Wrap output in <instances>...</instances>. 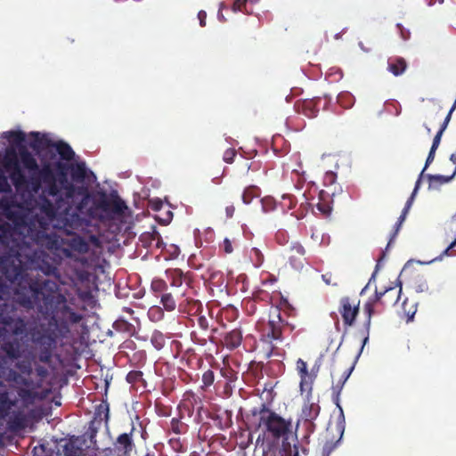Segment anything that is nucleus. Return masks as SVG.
<instances>
[{"instance_id":"54","label":"nucleus","mask_w":456,"mask_h":456,"mask_svg":"<svg viewBox=\"0 0 456 456\" xmlns=\"http://www.w3.org/2000/svg\"><path fill=\"white\" fill-rule=\"evenodd\" d=\"M236 151L233 148L227 149L223 155V159L227 164H232L234 161V159L236 157Z\"/></svg>"},{"instance_id":"2","label":"nucleus","mask_w":456,"mask_h":456,"mask_svg":"<svg viewBox=\"0 0 456 456\" xmlns=\"http://www.w3.org/2000/svg\"><path fill=\"white\" fill-rule=\"evenodd\" d=\"M20 159L24 168L31 173L23 187L29 184L35 193L42 189L37 200L41 216L37 215L29 223L30 235L38 243L57 248L59 240L52 223L58 212H68L73 205L77 204V209L82 211L89 200L87 190L68 181L63 172L65 165L60 161L55 164L61 170L57 179L52 164L45 162L39 168L37 159L26 147L20 150Z\"/></svg>"},{"instance_id":"21","label":"nucleus","mask_w":456,"mask_h":456,"mask_svg":"<svg viewBox=\"0 0 456 456\" xmlns=\"http://www.w3.org/2000/svg\"><path fill=\"white\" fill-rule=\"evenodd\" d=\"M181 362L190 369H196L203 363V360L194 349L189 348L183 354Z\"/></svg>"},{"instance_id":"9","label":"nucleus","mask_w":456,"mask_h":456,"mask_svg":"<svg viewBox=\"0 0 456 456\" xmlns=\"http://www.w3.org/2000/svg\"><path fill=\"white\" fill-rule=\"evenodd\" d=\"M402 292V288H396L390 286L387 288L384 291L379 292L375 291L374 300H378L379 305L383 307L385 306H393L395 305L400 299Z\"/></svg>"},{"instance_id":"49","label":"nucleus","mask_w":456,"mask_h":456,"mask_svg":"<svg viewBox=\"0 0 456 456\" xmlns=\"http://www.w3.org/2000/svg\"><path fill=\"white\" fill-rule=\"evenodd\" d=\"M221 375L228 381L232 382L237 379V373L230 367H224L220 370Z\"/></svg>"},{"instance_id":"27","label":"nucleus","mask_w":456,"mask_h":456,"mask_svg":"<svg viewBox=\"0 0 456 456\" xmlns=\"http://www.w3.org/2000/svg\"><path fill=\"white\" fill-rule=\"evenodd\" d=\"M113 329L116 331L125 333L129 337L133 336L135 331L134 326L123 318H119L114 322Z\"/></svg>"},{"instance_id":"11","label":"nucleus","mask_w":456,"mask_h":456,"mask_svg":"<svg viewBox=\"0 0 456 456\" xmlns=\"http://www.w3.org/2000/svg\"><path fill=\"white\" fill-rule=\"evenodd\" d=\"M134 429V428L133 427L129 433L120 434L114 442V449L119 455L129 456L130 452L133 451L134 447L133 441Z\"/></svg>"},{"instance_id":"42","label":"nucleus","mask_w":456,"mask_h":456,"mask_svg":"<svg viewBox=\"0 0 456 456\" xmlns=\"http://www.w3.org/2000/svg\"><path fill=\"white\" fill-rule=\"evenodd\" d=\"M18 395L22 401L30 403L37 398V392L28 388L19 389Z\"/></svg>"},{"instance_id":"64","label":"nucleus","mask_w":456,"mask_h":456,"mask_svg":"<svg viewBox=\"0 0 456 456\" xmlns=\"http://www.w3.org/2000/svg\"><path fill=\"white\" fill-rule=\"evenodd\" d=\"M456 248V238L449 244V246L443 251V253L441 254L439 259H442V257L444 256H447L449 255V251L452 249V248Z\"/></svg>"},{"instance_id":"56","label":"nucleus","mask_w":456,"mask_h":456,"mask_svg":"<svg viewBox=\"0 0 456 456\" xmlns=\"http://www.w3.org/2000/svg\"><path fill=\"white\" fill-rule=\"evenodd\" d=\"M322 279L327 285H331V286L338 285V281H336L334 280L333 274L331 273H326L322 274Z\"/></svg>"},{"instance_id":"32","label":"nucleus","mask_w":456,"mask_h":456,"mask_svg":"<svg viewBox=\"0 0 456 456\" xmlns=\"http://www.w3.org/2000/svg\"><path fill=\"white\" fill-rule=\"evenodd\" d=\"M4 138L8 139L12 143L20 146L19 151L25 147L22 143L25 142V133L22 131H8L4 133Z\"/></svg>"},{"instance_id":"31","label":"nucleus","mask_w":456,"mask_h":456,"mask_svg":"<svg viewBox=\"0 0 456 456\" xmlns=\"http://www.w3.org/2000/svg\"><path fill=\"white\" fill-rule=\"evenodd\" d=\"M9 428L12 431L21 430L26 427V419L21 413H15L8 420Z\"/></svg>"},{"instance_id":"12","label":"nucleus","mask_w":456,"mask_h":456,"mask_svg":"<svg viewBox=\"0 0 456 456\" xmlns=\"http://www.w3.org/2000/svg\"><path fill=\"white\" fill-rule=\"evenodd\" d=\"M305 249L299 242H294L289 248V262L290 265L296 269L300 270L304 267L305 262Z\"/></svg>"},{"instance_id":"58","label":"nucleus","mask_w":456,"mask_h":456,"mask_svg":"<svg viewBox=\"0 0 456 456\" xmlns=\"http://www.w3.org/2000/svg\"><path fill=\"white\" fill-rule=\"evenodd\" d=\"M221 247L226 254H231L233 251L232 242L227 238L224 240Z\"/></svg>"},{"instance_id":"29","label":"nucleus","mask_w":456,"mask_h":456,"mask_svg":"<svg viewBox=\"0 0 456 456\" xmlns=\"http://www.w3.org/2000/svg\"><path fill=\"white\" fill-rule=\"evenodd\" d=\"M141 240L142 242H149L152 243L153 241H156V247L160 248L163 247V241L160 233L157 231L156 227H152V232H144L141 235Z\"/></svg>"},{"instance_id":"38","label":"nucleus","mask_w":456,"mask_h":456,"mask_svg":"<svg viewBox=\"0 0 456 456\" xmlns=\"http://www.w3.org/2000/svg\"><path fill=\"white\" fill-rule=\"evenodd\" d=\"M451 118H452V114L448 112L443 124L441 125L439 130L437 131L436 134L435 135V137L433 139V142H432V146H431L432 149L437 150V148L439 147L442 135H443L444 132L445 131V129L447 128V126L451 120Z\"/></svg>"},{"instance_id":"28","label":"nucleus","mask_w":456,"mask_h":456,"mask_svg":"<svg viewBox=\"0 0 456 456\" xmlns=\"http://www.w3.org/2000/svg\"><path fill=\"white\" fill-rule=\"evenodd\" d=\"M70 175L74 181L76 182H83L86 176V167L85 163H77L72 164L69 167Z\"/></svg>"},{"instance_id":"52","label":"nucleus","mask_w":456,"mask_h":456,"mask_svg":"<svg viewBox=\"0 0 456 456\" xmlns=\"http://www.w3.org/2000/svg\"><path fill=\"white\" fill-rule=\"evenodd\" d=\"M149 315L153 321H159L163 318V310L159 306H153L149 311Z\"/></svg>"},{"instance_id":"37","label":"nucleus","mask_w":456,"mask_h":456,"mask_svg":"<svg viewBox=\"0 0 456 456\" xmlns=\"http://www.w3.org/2000/svg\"><path fill=\"white\" fill-rule=\"evenodd\" d=\"M151 289L155 294V296L159 297L160 295L167 292V284L164 280L155 278L151 281Z\"/></svg>"},{"instance_id":"5","label":"nucleus","mask_w":456,"mask_h":456,"mask_svg":"<svg viewBox=\"0 0 456 456\" xmlns=\"http://www.w3.org/2000/svg\"><path fill=\"white\" fill-rule=\"evenodd\" d=\"M4 167L10 172V178L17 190L27 183V177L20 168L17 153L14 149H7L3 159Z\"/></svg>"},{"instance_id":"15","label":"nucleus","mask_w":456,"mask_h":456,"mask_svg":"<svg viewBox=\"0 0 456 456\" xmlns=\"http://www.w3.org/2000/svg\"><path fill=\"white\" fill-rule=\"evenodd\" d=\"M0 348L9 360H18L21 356V345L17 338H4Z\"/></svg>"},{"instance_id":"34","label":"nucleus","mask_w":456,"mask_h":456,"mask_svg":"<svg viewBox=\"0 0 456 456\" xmlns=\"http://www.w3.org/2000/svg\"><path fill=\"white\" fill-rule=\"evenodd\" d=\"M159 297L160 298V304L166 311L172 312L176 308V301L172 293L166 292Z\"/></svg>"},{"instance_id":"36","label":"nucleus","mask_w":456,"mask_h":456,"mask_svg":"<svg viewBox=\"0 0 456 456\" xmlns=\"http://www.w3.org/2000/svg\"><path fill=\"white\" fill-rule=\"evenodd\" d=\"M259 0H234L232 10L234 12H252V10L248 8V4H253L257 3Z\"/></svg>"},{"instance_id":"16","label":"nucleus","mask_w":456,"mask_h":456,"mask_svg":"<svg viewBox=\"0 0 456 456\" xmlns=\"http://www.w3.org/2000/svg\"><path fill=\"white\" fill-rule=\"evenodd\" d=\"M0 374L6 381L16 385L29 387L32 384V381L28 378L22 376L13 369H4L3 366V370L0 371Z\"/></svg>"},{"instance_id":"20","label":"nucleus","mask_w":456,"mask_h":456,"mask_svg":"<svg viewBox=\"0 0 456 456\" xmlns=\"http://www.w3.org/2000/svg\"><path fill=\"white\" fill-rule=\"evenodd\" d=\"M241 341L242 333L240 330L234 329L225 334L223 343L226 348L233 350L240 346Z\"/></svg>"},{"instance_id":"3","label":"nucleus","mask_w":456,"mask_h":456,"mask_svg":"<svg viewBox=\"0 0 456 456\" xmlns=\"http://www.w3.org/2000/svg\"><path fill=\"white\" fill-rule=\"evenodd\" d=\"M251 428L261 429L263 435L274 440L282 439L283 445L292 433V422L267 408L265 403L254 407L248 416Z\"/></svg>"},{"instance_id":"59","label":"nucleus","mask_w":456,"mask_h":456,"mask_svg":"<svg viewBox=\"0 0 456 456\" xmlns=\"http://www.w3.org/2000/svg\"><path fill=\"white\" fill-rule=\"evenodd\" d=\"M275 237H276L277 242L281 245H284L285 243L288 242V236H287L286 232H284V231H279L276 233Z\"/></svg>"},{"instance_id":"48","label":"nucleus","mask_w":456,"mask_h":456,"mask_svg":"<svg viewBox=\"0 0 456 456\" xmlns=\"http://www.w3.org/2000/svg\"><path fill=\"white\" fill-rule=\"evenodd\" d=\"M215 374L211 370H206L202 375L203 388H208L214 384Z\"/></svg>"},{"instance_id":"61","label":"nucleus","mask_w":456,"mask_h":456,"mask_svg":"<svg viewBox=\"0 0 456 456\" xmlns=\"http://www.w3.org/2000/svg\"><path fill=\"white\" fill-rule=\"evenodd\" d=\"M191 340L194 342V343H197V344H200L201 346H204L206 345L207 341H208V338H199L197 333L195 331H192L191 333Z\"/></svg>"},{"instance_id":"18","label":"nucleus","mask_w":456,"mask_h":456,"mask_svg":"<svg viewBox=\"0 0 456 456\" xmlns=\"http://www.w3.org/2000/svg\"><path fill=\"white\" fill-rule=\"evenodd\" d=\"M179 311L190 315L198 314L202 309V304L200 300L184 297L178 305Z\"/></svg>"},{"instance_id":"40","label":"nucleus","mask_w":456,"mask_h":456,"mask_svg":"<svg viewBox=\"0 0 456 456\" xmlns=\"http://www.w3.org/2000/svg\"><path fill=\"white\" fill-rule=\"evenodd\" d=\"M354 97L349 92H342L338 95V102L345 109H349L354 104Z\"/></svg>"},{"instance_id":"13","label":"nucleus","mask_w":456,"mask_h":456,"mask_svg":"<svg viewBox=\"0 0 456 456\" xmlns=\"http://www.w3.org/2000/svg\"><path fill=\"white\" fill-rule=\"evenodd\" d=\"M354 369V366H352L351 368H349L346 371L344 372L343 374V380L341 382H338L336 387H334V389H336V393L333 396V402L334 403L337 405V407L338 408L339 410V417H338V430L340 431V438L336 442L337 444L340 441L341 439V436H342V434H343V431H344V424H345V415H344V412H343V409L339 403V395H340V391L344 386V384L346 383V381L347 380V379L349 378V376L351 375L352 373V370Z\"/></svg>"},{"instance_id":"30","label":"nucleus","mask_w":456,"mask_h":456,"mask_svg":"<svg viewBox=\"0 0 456 456\" xmlns=\"http://www.w3.org/2000/svg\"><path fill=\"white\" fill-rule=\"evenodd\" d=\"M167 277L170 281L171 286L180 287L183 282V273L180 269H168L166 272Z\"/></svg>"},{"instance_id":"63","label":"nucleus","mask_w":456,"mask_h":456,"mask_svg":"<svg viewBox=\"0 0 456 456\" xmlns=\"http://www.w3.org/2000/svg\"><path fill=\"white\" fill-rule=\"evenodd\" d=\"M198 325L203 330H208V321L205 316H200L198 318Z\"/></svg>"},{"instance_id":"43","label":"nucleus","mask_w":456,"mask_h":456,"mask_svg":"<svg viewBox=\"0 0 456 456\" xmlns=\"http://www.w3.org/2000/svg\"><path fill=\"white\" fill-rule=\"evenodd\" d=\"M95 418L104 419L106 422L109 420V404L106 402L100 403L95 411Z\"/></svg>"},{"instance_id":"17","label":"nucleus","mask_w":456,"mask_h":456,"mask_svg":"<svg viewBox=\"0 0 456 456\" xmlns=\"http://www.w3.org/2000/svg\"><path fill=\"white\" fill-rule=\"evenodd\" d=\"M29 135L33 138L30 142V147L35 151L52 148L54 142L47 134L39 132H31Z\"/></svg>"},{"instance_id":"25","label":"nucleus","mask_w":456,"mask_h":456,"mask_svg":"<svg viewBox=\"0 0 456 456\" xmlns=\"http://www.w3.org/2000/svg\"><path fill=\"white\" fill-rule=\"evenodd\" d=\"M456 174V167L451 175H427L426 177L428 180L429 189H437L442 184L450 182Z\"/></svg>"},{"instance_id":"44","label":"nucleus","mask_w":456,"mask_h":456,"mask_svg":"<svg viewBox=\"0 0 456 456\" xmlns=\"http://www.w3.org/2000/svg\"><path fill=\"white\" fill-rule=\"evenodd\" d=\"M171 430L175 433V434H184L186 433L187 431V425L185 423H183V421H181V419H176V418H173L171 419Z\"/></svg>"},{"instance_id":"53","label":"nucleus","mask_w":456,"mask_h":456,"mask_svg":"<svg viewBox=\"0 0 456 456\" xmlns=\"http://www.w3.org/2000/svg\"><path fill=\"white\" fill-rule=\"evenodd\" d=\"M142 379V372L141 370H131L126 375V380L128 383H136Z\"/></svg>"},{"instance_id":"39","label":"nucleus","mask_w":456,"mask_h":456,"mask_svg":"<svg viewBox=\"0 0 456 456\" xmlns=\"http://www.w3.org/2000/svg\"><path fill=\"white\" fill-rule=\"evenodd\" d=\"M248 257L255 267H260L264 261L265 256L263 252L257 248H252L248 252Z\"/></svg>"},{"instance_id":"60","label":"nucleus","mask_w":456,"mask_h":456,"mask_svg":"<svg viewBox=\"0 0 456 456\" xmlns=\"http://www.w3.org/2000/svg\"><path fill=\"white\" fill-rule=\"evenodd\" d=\"M336 178H337V175L335 173L333 172H328L326 173L325 176H324V184L325 185H331L335 183L336 181Z\"/></svg>"},{"instance_id":"24","label":"nucleus","mask_w":456,"mask_h":456,"mask_svg":"<svg viewBox=\"0 0 456 456\" xmlns=\"http://www.w3.org/2000/svg\"><path fill=\"white\" fill-rule=\"evenodd\" d=\"M3 387V383L0 382V387ZM13 405L14 402L10 399L7 390L5 388H0V415H7Z\"/></svg>"},{"instance_id":"22","label":"nucleus","mask_w":456,"mask_h":456,"mask_svg":"<svg viewBox=\"0 0 456 456\" xmlns=\"http://www.w3.org/2000/svg\"><path fill=\"white\" fill-rule=\"evenodd\" d=\"M52 148L55 149L62 160L69 161L75 157V152L70 145L63 141L54 142Z\"/></svg>"},{"instance_id":"23","label":"nucleus","mask_w":456,"mask_h":456,"mask_svg":"<svg viewBox=\"0 0 456 456\" xmlns=\"http://www.w3.org/2000/svg\"><path fill=\"white\" fill-rule=\"evenodd\" d=\"M297 370L298 371V374L300 376V389L301 391L305 389H308L309 386H312V381L309 383L308 379H310V375L308 374L307 370V364L306 362L299 358L297 361Z\"/></svg>"},{"instance_id":"14","label":"nucleus","mask_w":456,"mask_h":456,"mask_svg":"<svg viewBox=\"0 0 456 456\" xmlns=\"http://www.w3.org/2000/svg\"><path fill=\"white\" fill-rule=\"evenodd\" d=\"M379 305L378 300H374V296L370 297L368 301L363 305V313L366 315V320L364 322V338L362 341V349L365 346V344L369 340L370 336V329L371 324V318L375 314L376 310L375 308Z\"/></svg>"},{"instance_id":"35","label":"nucleus","mask_w":456,"mask_h":456,"mask_svg":"<svg viewBox=\"0 0 456 456\" xmlns=\"http://www.w3.org/2000/svg\"><path fill=\"white\" fill-rule=\"evenodd\" d=\"M301 111L304 115H305L308 118H314L317 116L319 110H318L314 101L306 100V101H304L301 105Z\"/></svg>"},{"instance_id":"19","label":"nucleus","mask_w":456,"mask_h":456,"mask_svg":"<svg viewBox=\"0 0 456 456\" xmlns=\"http://www.w3.org/2000/svg\"><path fill=\"white\" fill-rule=\"evenodd\" d=\"M406 69L407 62L403 57H390L387 61V70L395 77L403 75Z\"/></svg>"},{"instance_id":"4","label":"nucleus","mask_w":456,"mask_h":456,"mask_svg":"<svg viewBox=\"0 0 456 456\" xmlns=\"http://www.w3.org/2000/svg\"><path fill=\"white\" fill-rule=\"evenodd\" d=\"M23 226H12L5 221L0 222V273L5 278V260L12 261L23 240Z\"/></svg>"},{"instance_id":"6","label":"nucleus","mask_w":456,"mask_h":456,"mask_svg":"<svg viewBox=\"0 0 456 456\" xmlns=\"http://www.w3.org/2000/svg\"><path fill=\"white\" fill-rule=\"evenodd\" d=\"M262 335L268 340H280L282 336V319L280 309L273 308L270 311L269 320L261 327Z\"/></svg>"},{"instance_id":"57","label":"nucleus","mask_w":456,"mask_h":456,"mask_svg":"<svg viewBox=\"0 0 456 456\" xmlns=\"http://www.w3.org/2000/svg\"><path fill=\"white\" fill-rule=\"evenodd\" d=\"M337 443L327 442L323 446L322 456H330V452L336 448Z\"/></svg>"},{"instance_id":"10","label":"nucleus","mask_w":456,"mask_h":456,"mask_svg":"<svg viewBox=\"0 0 456 456\" xmlns=\"http://www.w3.org/2000/svg\"><path fill=\"white\" fill-rule=\"evenodd\" d=\"M321 411L318 401L314 402L312 398V386L308 387V393L302 407L301 417L305 421L313 422L317 419Z\"/></svg>"},{"instance_id":"62","label":"nucleus","mask_w":456,"mask_h":456,"mask_svg":"<svg viewBox=\"0 0 456 456\" xmlns=\"http://www.w3.org/2000/svg\"><path fill=\"white\" fill-rule=\"evenodd\" d=\"M268 297V293L264 290H257L253 293V299L256 300H265Z\"/></svg>"},{"instance_id":"33","label":"nucleus","mask_w":456,"mask_h":456,"mask_svg":"<svg viewBox=\"0 0 456 456\" xmlns=\"http://www.w3.org/2000/svg\"><path fill=\"white\" fill-rule=\"evenodd\" d=\"M260 196V189L255 185H249L245 188L241 199L244 204H249L253 199Z\"/></svg>"},{"instance_id":"41","label":"nucleus","mask_w":456,"mask_h":456,"mask_svg":"<svg viewBox=\"0 0 456 456\" xmlns=\"http://www.w3.org/2000/svg\"><path fill=\"white\" fill-rule=\"evenodd\" d=\"M63 452L65 456H80L81 449L76 444L74 441L69 440L63 446Z\"/></svg>"},{"instance_id":"47","label":"nucleus","mask_w":456,"mask_h":456,"mask_svg":"<svg viewBox=\"0 0 456 456\" xmlns=\"http://www.w3.org/2000/svg\"><path fill=\"white\" fill-rule=\"evenodd\" d=\"M15 367L21 372V374L30 376L32 373V366L29 361H20L16 362Z\"/></svg>"},{"instance_id":"7","label":"nucleus","mask_w":456,"mask_h":456,"mask_svg":"<svg viewBox=\"0 0 456 456\" xmlns=\"http://www.w3.org/2000/svg\"><path fill=\"white\" fill-rule=\"evenodd\" d=\"M359 305L360 300L354 302L349 297L340 298L338 312L346 327H351L354 324L359 314Z\"/></svg>"},{"instance_id":"8","label":"nucleus","mask_w":456,"mask_h":456,"mask_svg":"<svg viewBox=\"0 0 456 456\" xmlns=\"http://www.w3.org/2000/svg\"><path fill=\"white\" fill-rule=\"evenodd\" d=\"M98 208L106 213L122 215L127 208L125 201L118 194H110V197H102L98 202Z\"/></svg>"},{"instance_id":"45","label":"nucleus","mask_w":456,"mask_h":456,"mask_svg":"<svg viewBox=\"0 0 456 456\" xmlns=\"http://www.w3.org/2000/svg\"><path fill=\"white\" fill-rule=\"evenodd\" d=\"M151 344L157 349L160 350L164 347L165 345V338L160 332L153 333L151 336Z\"/></svg>"},{"instance_id":"26","label":"nucleus","mask_w":456,"mask_h":456,"mask_svg":"<svg viewBox=\"0 0 456 456\" xmlns=\"http://www.w3.org/2000/svg\"><path fill=\"white\" fill-rule=\"evenodd\" d=\"M69 246L70 249L77 251L80 254L87 253L89 250L88 242L80 236L71 238L69 242Z\"/></svg>"},{"instance_id":"55","label":"nucleus","mask_w":456,"mask_h":456,"mask_svg":"<svg viewBox=\"0 0 456 456\" xmlns=\"http://www.w3.org/2000/svg\"><path fill=\"white\" fill-rule=\"evenodd\" d=\"M436 151V150H434V149L430 148L429 153H428V158L426 159L425 167L422 169V171L420 172V175L419 176V177H420V179L424 176V172L427 169V167L433 162V160L435 159Z\"/></svg>"},{"instance_id":"1","label":"nucleus","mask_w":456,"mask_h":456,"mask_svg":"<svg viewBox=\"0 0 456 456\" xmlns=\"http://www.w3.org/2000/svg\"><path fill=\"white\" fill-rule=\"evenodd\" d=\"M23 240L12 261L5 260V280L15 286L16 302L24 308L37 307L40 313H48L30 330L33 343L37 346L38 360L50 363L59 342L72 338V328L83 321L84 315L75 311L66 297L58 292V284L49 279L32 277L28 272H41L45 275H56L58 269L53 259L45 251L32 248L35 244L49 250L61 249L63 239L59 240L57 248H50L38 243L29 232V225H23Z\"/></svg>"},{"instance_id":"46","label":"nucleus","mask_w":456,"mask_h":456,"mask_svg":"<svg viewBox=\"0 0 456 456\" xmlns=\"http://www.w3.org/2000/svg\"><path fill=\"white\" fill-rule=\"evenodd\" d=\"M420 183H421L420 177H419L418 180L416 181V183H415V186H414L411 195L410 196V198L407 200V201L405 203L403 210L408 211V212L410 211V209L413 204V201L415 200L416 194L419 189Z\"/></svg>"},{"instance_id":"51","label":"nucleus","mask_w":456,"mask_h":456,"mask_svg":"<svg viewBox=\"0 0 456 456\" xmlns=\"http://www.w3.org/2000/svg\"><path fill=\"white\" fill-rule=\"evenodd\" d=\"M281 204L289 208V209H292L293 208H295L296 204H297V200L295 199V197L293 195H290V194H287V195H283L282 196V202Z\"/></svg>"},{"instance_id":"50","label":"nucleus","mask_w":456,"mask_h":456,"mask_svg":"<svg viewBox=\"0 0 456 456\" xmlns=\"http://www.w3.org/2000/svg\"><path fill=\"white\" fill-rule=\"evenodd\" d=\"M407 214H408V211H405L403 209L402 214L400 215L398 221L395 224V231L393 236L391 237V239L389 240L387 248H388L391 245L393 239L396 236L399 229L401 228L402 224L404 222Z\"/></svg>"}]
</instances>
